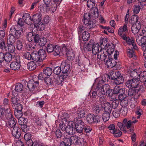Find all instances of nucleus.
Returning <instances> with one entry per match:
<instances>
[{"instance_id": "obj_10", "label": "nucleus", "mask_w": 146, "mask_h": 146, "mask_svg": "<svg viewBox=\"0 0 146 146\" xmlns=\"http://www.w3.org/2000/svg\"><path fill=\"white\" fill-rule=\"evenodd\" d=\"M108 54L107 50L104 48L101 49L98 52L97 58L101 60H104L105 61V60L108 58Z\"/></svg>"}, {"instance_id": "obj_35", "label": "nucleus", "mask_w": 146, "mask_h": 146, "mask_svg": "<svg viewBox=\"0 0 146 146\" xmlns=\"http://www.w3.org/2000/svg\"><path fill=\"white\" fill-rule=\"evenodd\" d=\"M101 48L106 49L107 48V45L108 44L107 39L106 38H103L100 40Z\"/></svg>"}, {"instance_id": "obj_13", "label": "nucleus", "mask_w": 146, "mask_h": 146, "mask_svg": "<svg viewBox=\"0 0 146 146\" xmlns=\"http://www.w3.org/2000/svg\"><path fill=\"white\" fill-rule=\"evenodd\" d=\"M60 66L62 69V73L68 74L70 70V66L69 63L67 62H62Z\"/></svg>"}, {"instance_id": "obj_62", "label": "nucleus", "mask_w": 146, "mask_h": 146, "mask_svg": "<svg viewBox=\"0 0 146 146\" xmlns=\"http://www.w3.org/2000/svg\"><path fill=\"white\" fill-rule=\"evenodd\" d=\"M15 116L19 119L22 117L23 114L21 110H15Z\"/></svg>"}, {"instance_id": "obj_5", "label": "nucleus", "mask_w": 146, "mask_h": 146, "mask_svg": "<svg viewBox=\"0 0 146 146\" xmlns=\"http://www.w3.org/2000/svg\"><path fill=\"white\" fill-rule=\"evenodd\" d=\"M132 121L130 120H128L126 118L124 119L122 121V123L119 122L117 123V125L120 130L125 133H126V128L127 129L130 128L131 125Z\"/></svg>"}, {"instance_id": "obj_20", "label": "nucleus", "mask_w": 146, "mask_h": 146, "mask_svg": "<svg viewBox=\"0 0 146 146\" xmlns=\"http://www.w3.org/2000/svg\"><path fill=\"white\" fill-rule=\"evenodd\" d=\"M12 93L13 96L11 99V102L13 105L15 106L19 103L20 100L17 93H15L14 90L12 91Z\"/></svg>"}, {"instance_id": "obj_49", "label": "nucleus", "mask_w": 146, "mask_h": 146, "mask_svg": "<svg viewBox=\"0 0 146 146\" xmlns=\"http://www.w3.org/2000/svg\"><path fill=\"white\" fill-rule=\"evenodd\" d=\"M81 35H82V39L84 41H87L90 37L89 33L87 31L83 32Z\"/></svg>"}, {"instance_id": "obj_54", "label": "nucleus", "mask_w": 146, "mask_h": 146, "mask_svg": "<svg viewBox=\"0 0 146 146\" xmlns=\"http://www.w3.org/2000/svg\"><path fill=\"white\" fill-rule=\"evenodd\" d=\"M128 56L129 58H132L135 55L133 50L130 48H127L126 50Z\"/></svg>"}, {"instance_id": "obj_21", "label": "nucleus", "mask_w": 146, "mask_h": 146, "mask_svg": "<svg viewBox=\"0 0 146 146\" xmlns=\"http://www.w3.org/2000/svg\"><path fill=\"white\" fill-rule=\"evenodd\" d=\"M41 14L40 13H36L32 18V20L35 24L39 23L41 21Z\"/></svg>"}, {"instance_id": "obj_50", "label": "nucleus", "mask_w": 146, "mask_h": 146, "mask_svg": "<svg viewBox=\"0 0 146 146\" xmlns=\"http://www.w3.org/2000/svg\"><path fill=\"white\" fill-rule=\"evenodd\" d=\"M8 50L10 53H13L15 52V48L14 44H7Z\"/></svg>"}, {"instance_id": "obj_43", "label": "nucleus", "mask_w": 146, "mask_h": 146, "mask_svg": "<svg viewBox=\"0 0 146 146\" xmlns=\"http://www.w3.org/2000/svg\"><path fill=\"white\" fill-rule=\"evenodd\" d=\"M18 121L19 125L21 126L22 125H27L28 119L27 118L21 117L18 119Z\"/></svg>"}, {"instance_id": "obj_42", "label": "nucleus", "mask_w": 146, "mask_h": 146, "mask_svg": "<svg viewBox=\"0 0 146 146\" xmlns=\"http://www.w3.org/2000/svg\"><path fill=\"white\" fill-rule=\"evenodd\" d=\"M103 108V107L98 105H95L93 108V111L94 113L96 114L98 113Z\"/></svg>"}, {"instance_id": "obj_28", "label": "nucleus", "mask_w": 146, "mask_h": 146, "mask_svg": "<svg viewBox=\"0 0 146 146\" xmlns=\"http://www.w3.org/2000/svg\"><path fill=\"white\" fill-rule=\"evenodd\" d=\"M11 69L14 70H19L21 66L20 63H18L15 62H12L10 65Z\"/></svg>"}, {"instance_id": "obj_40", "label": "nucleus", "mask_w": 146, "mask_h": 146, "mask_svg": "<svg viewBox=\"0 0 146 146\" xmlns=\"http://www.w3.org/2000/svg\"><path fill=\"white\" fill-rule=\"evenodd\" d=\"M12 56L9 53H4V60L7 62H10L12 60Z\"/></svg>"}, {"instance_id": "obj_38", "label": "nucleus", "mask_w": 146, "mask_h": 146, "mask_svg": "<svg viewBox=\"0 0 146 146\" xmlns=\"http://www.w3.org/2000/svg\"><path fill=\"white\" fill-rule=\"evenodd\" d=\"M55 45L51 44H47L46 47L47 52L48 53L53 52Z\"/></svg>"}, {"instance_id": "obj_22", "label": "nucleus", "mask_w": 146, "mask_h": 146, "mask_svg": "<svg viewBox=\"0 0 146 146\" xmlns=\"http://www.w3.org/2000/svg\"><path fill=\"white\" fill-rule=\"evenodd\" d=\"M111 79L114 80V83L116 85L123 83L124 81V77L123 76H120L118 78L113 76L111 77Z\"/></svg>"}, {"instance_id": "obj_4", "label": "nucleus", "mask_w": 146, "mask_h": 146, "mask_svg": "<svg viewBox=\"0 0 146 146\" xmlns=\"http://www.w3.org/2000/svg\"><path fill=\"white\" fill-rule=\"evenodd\" d=\"M91 15L88 13H85L84 15V23L88 29L94 27L96 26V22L94 19L90 20Z\"/></svg>"}, {"instance_id": "obj_8", "label": "nucleus", "mask_w": 146, "mask_h": 146, "mask_svg": "<svg viewBox=\"0 0 146 146\" xmlns=\"http://www.w3.org/2000/svg\"><path fill=\"white\" fill-rule=\"evenodd\" d=\"M86 119L89 123L93 124L100 122L101 117L99 116L95 115L93 114H89L87 115Z\"/></svg>"}, {"instance_id": "obj_3", "label": "nucleus", "mask_w": 146, "mask_h": 146, "mask_svg": "<svg viewBox=\"0 0 146 146\" xmlns=\"http://www.w3.org/2000/svg\"><path fill=\"white\" fill-rule=\"evenodd\" d=\"M144 85H141L140 87H137L136 88H130L128 92V95L130 96H133L134 98L137 99L140 95L141 93L145 91Z\"/></svg>"}, {"instance_id": "obj_48", "label": "nucleus", "mask_w": 146, "mask_h": 146, "mask_svg": "<svg viewBox=\"0 0 146 146\" xmlns=\"http://www.w3.org/2000/svg\"><path fill=\"white\" fill-rule=\"evenodd\" d=\"M94 0H88L87 3V6L89 8L93 9L94 8L95 6Z\"/></svg>"}, {"instance_id": "obj_25", "label": "nucleus", "mask_w": 146, "mask_h": 146, "mask_svg": "<svg viewBox=\"0 0 146 146\" xmlns=\"http://www.w3.org/2000/svg\"><path fill=\"white\" fill-rule=\"evenodd\" d=\"M91 11L92 13L91 16L93 19H95L99 18L100 15H99L98 9L97 7H94L93 9L91 10Z\"/></svg>"}, {"instance_id": "obj_29", "label": "nucleus", "mask_w": 146, "mask_h": 146, "mask_svg": "<svg viewBox=\"0 0 146 146\" xmlns=\"http://www.w3.org/2000/svg\"><path fill=\"white\" fill-rule=\"evenodd\" d=\"M104 111L111 113L112 110V106L110 102H106L104 104Z\"/></svg>"}, {"instance_id": "obj_18", "label": "nucleus", "mask_w": 146, "mask_h": 146, "mask_svg": "<svg viewBox=\"0 0 146 146\" xmlns=\"http://www.w3.org/2000/svg\"><path fill=\"white\" fill-rule=\"evenodd\" d=\"M108 59L106 60V65L107 66L108 68H112L115 66L116 64V61L113 59L112 58H108Z\"/></svg>"}, {"instance_id": "obj_41", "label": "nucleus", "mask_w": 146, "mask_h": 146, "mask_svg": "<svg viewBox=\"0 0 146 146\" xmlns=\"http://www.w3.org/2000/svg\"><path fill=\"white\" fill-rule=\"evenodd\" d=\"M100 48V45L98 43H96L94 44V46L92 50V53L95 55H96L97 53L98 54L99 51V49Z\"/></svg>"}, {"instance_id": "obj_1", "label": "nucleus", "mask_w": 146, "mask_h": 146, "mask_svg": "<svg viewBox=\"0 0 146 146\" xmlns=\"http://www.w3.org/2000/svg\"><path fill=\"white\" fill-rule=\"evenodd\" d=\"M9 37L7 40V44H14L16 39H18L21 32L18 25L12 27L10 30Z\"/></svg>"}, {"instance_id": "obj_6", "label": "nucleus", "mask_w": 146, "mask_h": 146, "mask_svg": "<svg viewBox=\"0 0 146 146\" xmlns=\"http://www.w3.org/2000/svg\"><path fill=\"white\" fill-rule=\"evenodd\" d=\"M75 122L74 125L76 132L78 133H82L83 130L84 128V123L81 120H79L78 118H76L74 119Z\"/></svg>"}, {"instance_id": "obj_34", "label": "nucleus", "mask_w": 146, "mask_h": 146, "mask_svg": "<svg viewBox=\"0 0 146 146\" xmlns=\"http://www.w3.org/2000/svg\"><path fill=\"white\" fill-rule=\"evenodd\" d=\"M27 66L28 69L29 70L32 71L36 69V65L35 62L32 61L28 63Z\"/></svg>"}, {"instance_id": "obj_55", "label": "nucleus", "mask_w": 146, "mask_h": 146, "mask_svg": "<svg viewBox=\"0 0 146 146\" xmlns=\"http://www.w3.org/2000/svg\"><path fill=\"white\" fill-rule=\"evenodd\" d=\"M110 103L111 104L112 108L115 109L118 106L119 104V101L117 100H113L111 102H110Z\"/></svg>"}, {"instance_id": "obj_30", "label": "nucleus", "mask_w": 146, "mask_h": 146, "mask_svg": "<svg viewBox=\"0 0 146 146\" xmlns=\"http://www.w3.org/2000/svg\"><path fill=\"white\" fill-rule=\"evenodd\" d=\"M38 53L39 54L40 61L41 62L46 57V55L45 51L43 49H40L38 51Z\"/></svg>"}, {"instance_id": "obj_59", "label": "nucleus", "mask_w": 146, "mask_h": 146, "mask_svg": "<svg viewBox=\"0 0 146 146\" xmlns=\"http://www.w3.org/2000/svg\"><path fill=\"white\" fill-rule=\"evenodd\" d=\"M44 81L45 83L48 86L52 84L53 82L52 80L50 77L45 78L44 79Z\"/></svg>"}, {"instance_id": "obj_2", "label": "nucleus", "mask_w": 146, "mask_h": 146, "mask_svg": "<svg viewBox=\"0 0 146 146\" xmlns=\"http://www.w3.org/2000/svg\"><path fill=\"white\" fill-rule=\"evenodd\" d=\"M52 1V0H43L45 6L40 7V11H42L43 10L44 13H48L49 11H51L52 13L55 12L56 10L57 4L53 3Z\"/></svg>"}, {"instance_id": "obj_60", "label": "nucleus", "mask_w": 146, "mask_h": 146, "mask_svg": "<svg viewBox=\"0 0 146 146\" xmlns=\"http://www.w3.org/2000/svg\"><path fill=\"white\" fill-rule=\"evenodd\" d=\"M61 67H60L59 66L56 67L54 68L53 70L54 73L57 75H59L62 72V70Z\"/></svg>"}, {"instance_id": "obj_31", "label": "nucleus", "mask_w": 146, "mask_h": 146, "mask_svg": "<svg viewBox=\"0 0 146 146\" xmlns=\"http://www.w3.org/2000/svg\"><path fill=\"white\" fill-rule=\"evenodd\" d=\"M140 24L138 23V25H133L131 27V31L134 34L138 33L141 27Z\"/></svg>"}, {"instance_id": "obj_57", "label": "nucleus", "mask_w": 146, "mask_h": 146, "mask_svg": "<svg viewBox=\"0 0 146 146\" xmlns=\"http://www.w3.org/2000/svg\"><path fill=\"white\" fill-rule=\"evenodd\" d=\"M5 110L0 106V120H3L5 116Z\"/></svg>"}, {"instance_id": "obj_46", "label": "nucleus", "mask_w": 146, "mask_h": 146, "mask_svg": "<svg viewBox=\"0 0 146 146\" xmlns=\"http://www.w3.org/2000/svg\"><path fill=\"white\" fill-rule=\"evenodd\" d=\"M110 113L104 111L102 115V118L104 121H106L109 120L110 117Z\"/></svg>"}, {"instance_id": "obj_7", "label": "nucleus", "mask_w": 146, "mask_h": 146, "mask_svg": "<svg viewBox=\"0 0 146 146\" xmlns=\"http://www.w3.org/2000/svg\"><path fill=\"white\" fill-rule=\"evenodd\" d=\"M125 85L128 88H136L137 87H140V85L138 79L133 78L128 80L126 82Z\"/></svg>"}, {"instance_id": "obj_37", "label": "nucleus", "mask_w": 146, "mask_h": 146, "mask_svg": "<svg viewBox=\"0 0 146 146\" xmlns=\"http://www.w3.org/2000/svg\"><path fill=\"white\" fill-rule=\"evenodd\" d=\"M138 17L137 15H134L131 17L129 21V23L132 25L135 24L138 21Z\"/></svg>"}, {"instance_id": "obj_53", "label": "nucleus", "mask_w": 146, "mask_h": 146, "mask_svg": "<svg viewBox=\"0 0 146 146\" xmlns=\"http://www.w3.org/2000/svg\"><path fill=\"white\" fill-rule=\"evenodd\" d=\"M141 8L139 5H134L133 7V11L135 14H138L141 10Z\"/></svg>"}, {"instance_id": "obj_51", "label": "nucleus", "mask_w": 146, "mask_h": 146, "mask_svg": "<svg viewBox=\"0 0 146 146\" xmlns=\"http://www.w3.org/2000/svg\"><path fill=\"white\" fill-rule=\"evenodd\" d=\"M31 53L28 52H25L24 53L23 57L28 60H31L32 58Z\"/></svg>"}, {"instance_id": "obj_27", "label": "nucleus", "mask_w": 146, "mask_h": 146, "mask_svg": "<svg viewBox=\"0 0 146 146\" xmlns=\"http://www.w3.org/2000/svg\"><path fill=\"white\" fill-rule=\"evenodd\" d=\"M88 29L87 28L85 25L84 23L83 25H80L78 27V32L79 35H81L83 32H85Z\"/></svg>"}, {"instance_id": "obj_64", "label": "nucleus", "mask_w": 146, "mask_h": 146, "mask_svg": "<svg viewBox=\"0 0 146 146\" xmlns=\"http://www.w3.org/2000/svg\"><path fill=\"white\" fill-rule=\"evenodd\" d=\"M121 113L124 116H126L127 113L128 109L126 107H124L121 108L120 110Z\"/></svg>"}, {"instance_id": "obj_33", "label": "nucleus", "mask_w": 146, "mask_h": 146, "mask_svg": "<svg viewBox=\"0 0 146 146\" xmlns=\"http://www.w3.org/2000/svg\"><path fill=\"white\" fill-rule=\"evenodd\" d=\"M124 92H125V90L123 88H121L118 86H115L113 89V93L115 94L123 93Z\"/></svg>"}, {"instance_id": "obj_16", "label": "nucleus", "mask_w": 146, "mask_h": 146, "mask_svg": "<svg viewBox=\"0 0 146 146\" xmlns=\"http://www.w3.org/2000/svg\"><path fill=\"white\" fill-rule=\"evenodd\" d=\"M27 87L30 91H36L38 90V86L39 84L38 81H36L33 83L31 82L27 83Z\"/></svg>"}, {"instance_id": "obj_15", "label": "nucleus", "mask_w": 146, "mask_h": 146, "mask_svg": "<svg viewBox=\"0 0 146 146\" xmlns=\"http://www.w3.org/2000/svg\"><path fill=\"white\" fill-rule=\"evenodd\" d=\"M62 51H65L68 60H73V58L75 56V54L72 50H68L66 47L64 46L62 47Z\"/></svg>"}, {"instance_id": "obj_44", "label": "nucleus", "mask_w": 146, "mask_h": 146, "mask_svg": "<svg viewBox=\"0 0 146 146\" xmlns=\"http://www.w3.org/2000/svg\"><path fill=\"white\" fill-rule=\"evenodd\" d=\"M110 132L114 134L115 137H120L122 135V133L119 129H115L114 131H110Z\"/></svg>"}, {"instance_id": "obj_24", "label": "nucleus", "mask_w": 146, "mask_h": 146, "mask_svg": "<svg viewBox=\"0 0 146 146\" xmlns=\"http://www.w3.org/2000/svg\"><path fill=\"white\" fill-rule=\"evenodd\" d=\"M32 58L31 60H33L35 62H41L39 58V55L38 52L33 51L31 53Z\"/></svg>"}, {"instance_id": "obj_26", "label": "nucleus", "mask_w": 146, "mask_h": 146, "mask_svg": "<svg viewBox=\"0 0 146 146\" xmlns=\"http://www.w3.org/2000/svg\"><path fill=\"white\" fill-rule=\"evenodd\" d=\"M115 46L113 45H108L106 49H107V52L109 55V58H112L111 54L113 53L114 51Z\"/></svg>"}, {"instance_id": "obj_12", "label": "nucleus", "mask_w": 146, "mask_h": 146, "mask_svg": "<svg viewBox=\"0 0 146 146\" xmlns=\"http://www.w3.org/2000/svg\"><path fill=\"white\" fill-rule=\"evenodd\" d=\"M6 119L10 127L13 128L15 127L17 123V120L15 118L13 117L12 114L11 113H8V115L6 117Z\"/></svg>"}, {"instance_id": "obj_14", "label": "nucleus", "mask_w": 146, "mask_h": 146, "mask_svg": "<svg viewBox=\"0 0 146 146\" xmlns=\"http://www.w3.org/2000/svg\"><path fill=\"white\" fill-rule=\"evenodd\" d=\"M72 145H76L79 143L82 144L84 142V140L83 138L79 137L78 136L74 135L70 137V139Z\"/></svg>"}, {"instance_id": "obj_47", "label": "nucleus", "mask_w": 146, "mask_h": 146, "mask_svg": "<svg viewBox=\"0 0 146 146\" xmlns=\"http://www.w3.org/2000/svg\"><path fill=\"white\" fill-rule=\"evenodd\" d=\"M44 74L47 76L50 75L52 73V69L50 68L47 67L45 68L43 70Z\"/></svg>"}, {"instance_id": "obj_61", "label": "nucleus", "mask_w": 146, "mask_h": 146, "mask_svg": "<svg viewBox=\"0 0 146 146\" xmlns=\"http://www.w3.org/2000/svg\"><path fill=\"white\" fill-rule=\"evenodd\" d=\"M136 114L137 115V118L139 119L141 116V115L143 113V111L139 107H137V111L135 112Z\"/></svg>"}, {"instance_id": "obj_9", "label": "nucleus", "mask_w": 146, "mask_h": 146, "mask_svg": "<svg viewBox=\"0 0 146 146\" xmlns=\"http://www.w3.org/2000/svg\"><path fill=\"white\" fill-rule=\"evenodd\" d=\"M74 123L72 121H69L67 124L66 133L70 135L74 134L76 132Z\"/></svg>"}, {"instance_id": "obj_23", "label": "nucleus", "mask_w": 146, "mask_h": 146, "mask_svg": "<svg viewBox=\"0 0 146 146\" xmlns=\"http://www.w3.org/2000/svg\"><path fill=\"white\" fill-rule=\"evenodd\" d=\"M96 90L98 96L102 98L104 95L105 94V91H103V90L101 88V85H99L98 84H97Z\"/></svg>"}, {"instance_id": "obj_63", "label": "nucleus", "mask_w": 146, "mask_h": 146, "mask_svg": "<svg viewBox=\"0 0 146 146\" xmlns=\"http://www.w3.org/2000/svg\"><path fill=\"white\" fill-rule=\"evenodd\" d=\"M46 39L45 38H41L38 43L41 46H44L46 43Z\"/></svg>"}, {"instance_id": "obj_39", "label": "nucleus", "mask_w": 146, "mask_h": 146, "mask_svg": "<svg viewBox=\"0 0 146 146\" xmlns=\"http://www.w3.org/2000/svg\"><path fill=\"white\" fill-rule=\"evenodd\" d=\"M61 51V50L60 47L56 45L54 49V50L52 52H53V54L54 56H56L60 54Z\"/></svg>"}, {"instance_id": "obj_56", "label": "nucleus", "mask_w": 146, "mask_h": 146, "mask_svg": "<svg viewBox=\"0 0 146 146\" xmlns=\"http://www.w3.org/2000/svg\"><path fill=\"white\" fill-rule=\"evenodd\" d=\"M6 49L5 43L4 40H0V49L4 51Z\"/></svg>"}, {"instance_id": "obj_17", "label": "nucleus", "mask_w": 146, "mask_h": 146, "mask_svg": "<svg viewBox=\"0 0 146 146\" xmlns=\"http://www.w3.org/2000/svg\"><path fill=\"white\" fill-rule=\"evenodd\" d=\"M21 129L19 127H15L12 131V135L16 139H19L21 134Z\"/></svg>"}, {"instance_id": "obj_11", "label": "nucleus", "mask_w": 146, "mask_h": 146, "mask_svg": "<svg viewBox=\"0 0 146 146\" xmlns=\"http://www.w3.org/2000/svg\"><path fill=\"white\" fill-rule=\"evenodd\" d=\"M128 32L127 27L126 24H124L123 26L120 27L118 31V34L123 39H126L125 33Z\"/></svg>"}, {"instance_id": "obj_52", "label": "nucleus", "mask_w": 146, "mask_h": 146, "mask_svg": "<svg viewBox=\"0 0 146 146\" xmlns=\"http://www.w3.org/2000/svg\"><path fill=\"white\" fill-rule=\"evenodd\" d=\"M33 34L32 32H29L27 35V38L29 42L32 41L34 39Z\"/></svg>"}, {"instance_id": "obj_45", "label": "nucleus", "mask_w": 146, "mask_h": 146, "mask_svg": "<svg viewBox=\"0 0 146 146\" xmlns=\"http://www.w3.org/2000/svg\"><path fill=\"white\" fill-rule=\"evenodd\" d=\"M23 89V85L21 83H17L15 86V90L17 92H20L22 91Z\"/></svg>"}, {"instance_id": "obj_58", "label": "nucleus", "mask_w": 146, "mask_h": 146, "mask_svg": "<svg viewBox=\"0 0 146 146\" xmlns=\"http://www.w3.org/2000/svg\"><path fill=\"white\" fill-rule=\"evenodd\" d=\"M59 128L62 130L63 131H66V129L67 127V125L66 126V124L63 122H62L59 124Z\"/></svg>"}, {"instance_id": "obj_32", "label": "nucleus", "mask_w": 146, "mask_h": 146, "mask_svg": "<svg viewBox=\"0 0 146 146\" xmlns=\"http://www.w3.org/2000/svg\"><path fill=\"white\" fill-rule=\"evenodd\" d=\"M101 78V80L97 84L99 85L100 84H102L105 82H108L110 79L109 76L107 74L102 75Z\"/></svg>"}, {"instance_id": "obj_36", "label": "nucleus", "mask_w": 146, "mask_h": 146, "mask_svg": "<svg viewBox=\"0 0 146 146\" xmlns=\"http://www.w3.org/2000/svg\"><path fill=\"white\" fill-rule=\"evenodd\" d=\"M140 81L143 82L146 81V71H144L138 74Z\"/></svg>"}, {"instance_id": "obj_19", "label": "nucleus", "mask_w": 146, "mask_h": 146, "mask_svg": "<svg viewBox=\"0 0 146 146\" xmlns=\"http://www.w3.org/2000/svg\"><path fill=\"white\" fill-rule=\"evenodd\" d=\"M70 139V137L64 136V141L60 142V146H68L72 145V141Z\"/></svg>"}]
</instances>
